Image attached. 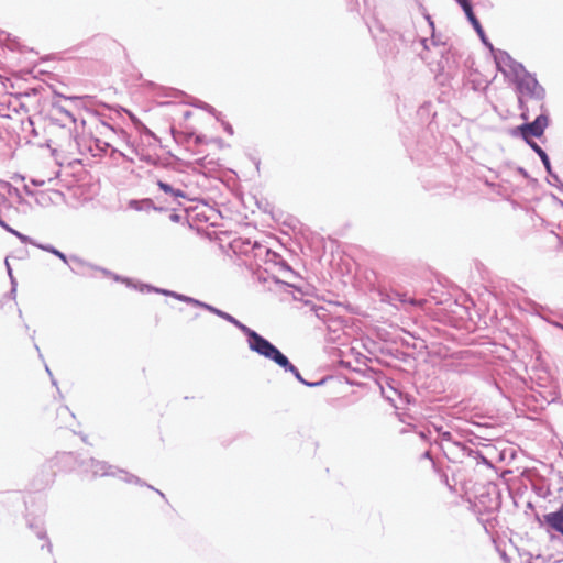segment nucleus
<instances>
[{"label": "nucleus", "mask_w": 563, "mask_h": 563, "mask_svg": "<svg viewBox=\"0 0 563 563\" xmlns=\"http://www.w3.org/2000/svg\"><path fill=\"white\" fill-rule=\"evenodd\" d=\"M219 316L224 318L225 320L232 322L238 328H240L247 336L249 346L252 351L258 353L260 355L274 361L276 364H278L280 367H283L285 371L292 373L296 378L299 380H303L299 371L297 367H295L288 358L277 349L275 347L271 342H268L266 339L261 336L255 331L251 330L246 325L239 322L236 319H234L232 316L224 313V312H218Z\"/></svg>", "instance_id": "obj_1"}, {"label": "nucleus", "mask_w": 563, "mask_h": 563, "mask_svg": "<svg viewBox=\"0 0 563 563\" xmlns=\"http://www.w3.org/2000/svg\"><path fill=\"white\" fill-rule=\"evenodd\" d=\"M517 90L519 95L520 108L522 110V118L529 119V103H533L534 108L543 109L544 89L538 80L530 74L523 73L517 76Z\"/></svg>", "instance_id": "obj_2"}, {"label": "nucleus", "mask_w": 563, "mask_h": 563, "mask_svg": "<svg viewBox=\"0 0 563 563\" xmlns=\"http://www.w3.org/2000/svg\"><path fill=\"white\" fill-rule=\"evenodd\" d=\"M548 123L549 119L543 113L542 109L540 110V113L537 115L534 121H532L531 123L522 124L521 126H519V130L522 137L526 141H529L530 136L540 137L543 134L544 129L548 126Z\"/></svg>", "instance_id": "obj_3"}, {"label": "nucleus", "mask_w": 563, "mask_h": 563, "mask_svg": "<svg viewBox=\"0 0 563 563\" xmlns=\"http://www.w3.org/2000/svg\"><path fill=\"white\" fill-rule=\"evenodd\" d=\"M543 520L548 528L563 536V504L556 511L545 514Z\"/></svg>", "instance_id": "obj_4"}, {"label": "nucleus", "mask_w": 563, "mask_h": 563, "mask_svg": "<svg viewBox=\"0 0 563 563\" xmlns=\"http://www.w3.org/2000/svg\"><path fill=\"white\" fill-rule=\"evenodd\" d=\"M467 20L470 21V23L472 24V26L474 27V30L476 31V33L478 34V36L481 37V40L483 41V43L485 45H487L490 49H493V45L490 43L487 42L486 40V35H485V32L479 23V21L477 20L475 13L473 12V8H472V4L464 8L463 9Z\"/></svg>", "instance_id": "obj_5"}, {"label": "nucleus", "mask_w": 563, "mask_h": 563, "mask_svg": "<svg viewBox=\"0 0 563 563\" xmlns=\"http://www.w3.org/2000/svg\"><path fill=\"white\" fill-rule=\"evenodd\" d=\"M98 133L102 137H99V136L96 137L97 146L100 147L101 150H107V148L111 147L112 146L111 141L114 136V130L107 124H102L100 126V130L98 131Z\"/></svg>", "instance_id": "obj_6"}, {"label": "nucleus", "mask_w": 563, "mask_h": 563, "mask_svg": "<svg viewBox=\"0 0 563 563\" xmlns=\"http://www.w3.org/2000/svg\"><path fill=\"white\" fill-rule=\"evenodd\" d=\"M395 297L397 300H399L400 302L402 303H410L411 306H417L419 308H423L424 305L427 303V300L426 299H421V300H416V299H408L406 294H399V292H396L395 294Z\"/></svg>", "instance_id": "obj_7"}, {"label": "nucleus", "mask_w": 563, "mask_h": 563, "mask_svg": "<svg viewBox=\"0 0 563 563\" xmlns=\"http://www.w3.org/2000/svg\"><path fill=\"white\" fill-rule=\"evenodd\" d=\"M157 185L166 194H170V195H173L175 197H184V192L181 190L174 189L172 186H169L166 183L158 181Z\"/></svg>", "instance_id": "obj_8"}, {"label": "nucleus", "mask_w": 563, "mask_h": 563, "mask_svg": "<svg viewBox=\"0 0 563 563\" xmlns=\"http://www.w3.org/2000/svg\"><path fill=\"white\" fill-rule=\"evenodd\" d=\"M455 1L461 5L462 9L471 5V1L470 0H455Z\"/></svg>", "instance_id": "obj_9"}, {"label": "nucleus", "mask_w": 563, "mask_h": 563, "mask_svg": "<svg viewBox=\"0 0 563 563\" xmlns=\"http://www.w3.org/2000/svg\"><path fill=\"white\" fill-rule=\"evenodd\" d=\"M455 1L461 5L462 9L471 5V1L470 0H455Z\"/></svg>", "instance_id": "obj_10"}, {"label": "nucleus", "mask_w": 563, "mask_h": 563, "mask_svg": "<svg viewBox=\"0 0 563 563\" xmlns=\"http://www.w3.org/2000/svg\"><path fill=\"white\" fill-rule=\"evenodd\" d=\"M52 253H54L55 255H57L58 257H60L62 260L66 261V257L63 253H60L59 251L57 250H52Z\"/></svg>", "instance_id": "obj_11"}, {"label": "nucleus", "mask_w": 563, "mask_h": 563, "mask_svg": "<svg viewBox=\"0 0 563 563\" xmlns=\"http://www.w3.org/2000/svg\"><path fill=\"white\" fill-rule=\"evenodd\" d=\"M179 299L184 300V301H189V302H195V303H199L198 301L191 299V298H188V297H185V296H178Z\"/></svg>", "instance_id": "obj_12"}, {"label": "nucleus", "mask_w": 563, "mask_h": 563, "mask_svg": "<svg viewBox=\"0 0 563 563\" xmlns=\"http://www.w3.org/2000/svg\"><path fill=\"white\" fill-rule=\"evenodd\" d=\"M531 146L534 148V151L538 153V154H543V151L540 148V146H538L536 143L531 144Z\"/></svg>", "instance_id": "obj_13"}, {"label": "nucleus", "mask_w": 563, "mask_h": 563, "mask_svg": "<svg viewBox=\"0 0 563 563\" xmlns=\"http://www.w3.org/2000/svg\"><path fill=\"white\" fill-rule=\"evenodd\" d=\"M542 158V161L544 162L545 165H548V156L547 154L543 152V154H539Z\"/></svg>", "instance_id": "obj_14"}, {"label": "nucleus", "mask_w": 563, "mask_h": 563, "mask_svg": "<svg viewBox=\"0 0 563 563\" xmlns=\"http://www.w3.org/2000/svg\"><path fill=\"white\" fill-rule=\"evenodd\" d=\"M499 54H500V56H505L508 59L510 58L509 55L507 53H505V52H500Z\"/></svg>", "instance_id": "obj_15"}]
</instances>
